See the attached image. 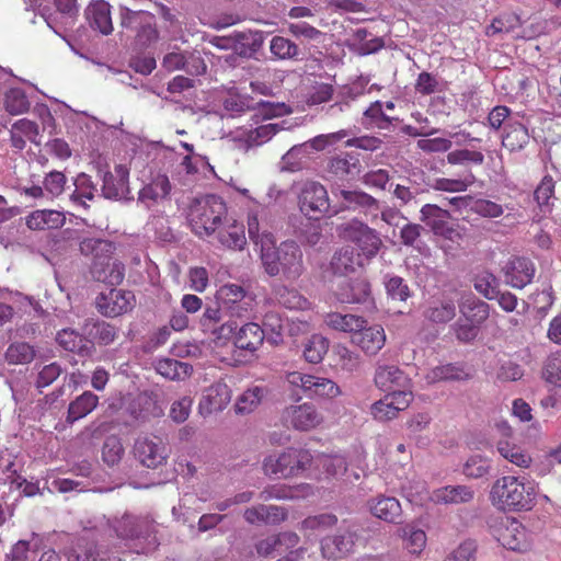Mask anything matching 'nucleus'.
I'll use <instances>...</instances> for the list:
<instances>
[{"label": "nucleus", "mask_w": 561, "mask_h": 561, "mask_svg": "<svg viewBox=\"0 0 561 561\" xmlns=\"http://www.w3.org/2000/svg\"><path fill=\"white\" fill-rule=\"evenodd\" d=\"M282 419L297 431L313 430L323 421L322 414L310 402L286 407L282 413Z\"/></svg>", "instance_id": "nucleus-13"}, {"label": "nucleus", "mask_w": 561, "mask_h": 561, "mask_svg": "<svg viewBox=\"0 0 561 561\" xmlns=\"http://www.w3.org/2000/svg\"><path fill=\"white\" fill-rule=\"evenodd\" d=\"M374 382L382 391H410V379L397 365L378 362L375 369Z\"/></svg>", "instance_id": "nucleus-15"}, {"label": "nucleus", "mask_w": 561, "mask_h": 561, "mask_svg": "<svg viewBox=\"0 0 561 561\" xmlns=\"http://www.w3.org/2000/svg\"><path fill=\"white\" fill-rule=\"evenodd\" d=\"M227 216V206L221 197L210 194L193 198L187 209V221L198 237L211 236Z\"/></svg>", "instance_id": "nucleus-3"}, {"label": "nucleus", "mask_w": 561, "mask_h": 561, "mask_svg": "<svg viewBox=\"0 0 561 561\" xmlns=\"http://www.w3.org/2000/svg\"><path fill=\"white\" fill-rule=\"evenodd\" d=\"M107 526L117 538L144 545L142 553L154 551L159 546L156 524L147 516L125 512L122 516L108 518Z\"/></svg>", "instance_id": "nucleus-4"}, {"label": "nucleus", "mask_w": 561, "mask_h": 561, "mask_svg": "<svg viewBox=\"0 0 561 561\" xmlns=\"http://www.w3.org/2000/svg\"><path fill=\"white\" fill-rule=\"evenodd\" d=\"M215 298L219 306L226 310V307H231L248 298V294L240 285L226 284L217 290Z\"/></svg>", "instance_id": "nucleus-53"}, {"label": "nucleus", "mask_w": 561, "mask_h": 561, "mask_svg": "<svg viewBox=\"0 0 561 561\" xmlns=\"http://www.w3.org/2000/svg\"><path fill=\"white\" fill-rule=\"evenodd\" d=\"M447 162L450 164H476L481 165L484 162V156L480 151L469 149H457L447 154Z\"/></svg>", "instance_id": "nucleus-63"}, {"label": "nucleus", "mask_w": 561, "mask_h": 561, "mask_svg": "<svg viewBox=\"0 0 561 561\" xmlns=\"http://www.w3.org/2000/svg\"><path fill=\"white\" fill-rule=\"evenodd\" d=\"M473 287L484 298L492 300L499 296L500 279L489 271H481L473 277Z\"/></svg>", "instance_id": "nucleus-47"}, {"label": "nucleus", "mask_w": 561, "mask_h": 561, "mask_svg": "<svg viewBox=\"0 0 561 561\" xmlns=\"http://www.w3.org/2000/svg\"><path fill=\"white\" fill-rule=\"evenodd\" d=\"M461 314L472 324H482L490 314V307L486 302L477 297H468L459 307Z\"/></svg>", "instance_id": "nucleus-43"}, {"label": "nucleus", "mask_w": 561, "mask_h": 561, "mask_svg": "<svg viewBox=\"0 0 561 561\" xmlns=\"http://www.w3.org/2000/svg\"><path fill=\"white\" fill-rule=\"evenodd\" d=\"M4 356L10 365H25L34 359L35 350L26 342H15L9 345Z\"/></svg>", "instance_id": "nucleus-52"}, {"label": "nucleus", "mask_w": 561, "mask_h": 561, "mask_svg": "<svg viewBox=\"0 0 561 561\" xmlns=\"http://www.w3.org/2000/svg\"><path fill=\"white\" fill-rule=\"evenodd\" d=\"M463 370L454 364L439 365L432 368L426 379L428 382H438L444 380H460L463 378Z\"/></svg>", "instance_id": "nucleus-60"}, {"label": "nucleus", "mask_w": 561, "mask_h": 561, "mask_svg": "<svg viewBox=\"0 0 561 561\" xmlns=\"http://www.w3.org/2000/svg\"><path fill=\"white\" fill-rule=\"evenodd\" d=\"M412 400V391H392L375 402L370 408V413L375 420L387 422L396 419L401 411L408 409Z\"/></svg>", "instance_id": "nucleus-11"}, {"label": "nucleus", "mask_w": 561, "mask_h": 561, "mask_svg": "<svg viewBox=\"0 0 561 561\" xmlns=\"http://www.w3.org/2000/svg\"><path fill=\"white\" fill-rule=\"evenodd\" d=\"M358 254L351 245L340 248L334 252L330 261V268L335 275H346L355 271Z\"/></svg>", "instance_id": "nucleus-40"}, {"label": "nucleus", "mask_w": 561, "mask_h": 561, "mask_svg": "<svg viewBox=\"0 0 561 561\" xmlns=\"http://www.w3.org/2000/svg\"><path fill=\"white\" fill-rule=\"evenodd\" d=\"M53 9L41 16L55 35H65L77 23L80 4L78 0H51Z\"/></svg>", "instance_id": "nucleus-9"}, {"label": "nucleus", "mask_w": 561, "mask_h": 561, "mask_svg": "<svg viewBox=\"0 0 561 561\" xmlns=\"http://www.w3.org/2000/svg\"><path fill=\"white\" fill-rule=\"evenodd\" d=\"M267 394L264 387H252L247 389L237 400L234 411L237 414L245 415L255 411Z\"/></svg>", "instance_id": "nucleus-44"}, {"label": "nucleus", "mask_w": 561, "mask_h": 561, "mask_svg": "<svg viewBox=\"0 0 561 561\" xmlns=\"http://www.w3.org/2000/svg\"><path fill=\"white\" fill-rule=\"evenodd\" d=\"M399 536L404 540L405 549L412 554H419L425 548L426 534L420 528L405 525L399 529Z\"/></svg>", "instance_id": "nucleus-49"}, {"label": "nucleus", "mask_w": 561, "mask_h": 561, "mask_svg": "<svg viewBox=\"0 0 561 561\" xmlns=\"http://www.w3.org/2000/svg\"><path fill=\"white\" fill-rule=\"evenodd\" d=\"M365 121L364 125L366 127L378 128V129H388L393 121H398L396 117H390L385 114L382 110V103L380 101H376L370 104V106L364 112Z\"/></svg>", "instance_id": "nucleus-50"}, {"label": "nucleus", "mask_w": 561, "mask_h": 561, "mask_svg": "<svg viewBox=\"0 0 561 561\" xmlns=\"http://www.w3.org/2000/svg\"><path fill=\"white\" fill-rule=\"evenodd\" d=\"M363 167L359 158L352 152H342L332 157L327 171L339 180H350L362 173Z\"/></svg>", "instance_id": "nucleus-23"}, {"label": "nucleus", "mask_w": 561, "mask_h": 561, "mask_svg": "<svg viewBox=\"0 0 561 561\" xmlns=\"http://www.w3.org/2000/svg\"><path fill=\"white\" fill-rule=\"evenodd\" d=\"M99 404V397L92 391H84L70 402L68 407L66 422L69 424L87 416Z\"/></svg>", "instance_id": "nucleus-36"}, {"label": "nucleus", "mask_w": 561, "mask_h": 561, "mask_svg": "<svg viewBox=\"0 0 561 561\" xmlns=\"http://www.w3.org/2000/svg\"><path fill=\"white\" fill-rule=\"evenodd\" d=\"M213 44L225 47L226 43L232 42V48L239 56L251 57L262 46V37H211Z\"/></svg>", "instance_id": "nucleus-39"}, {"label": "nucleus", "mask_w": 561, "mask_h": 561, "mask_svg": "<svg viewBox=\"0 0 561 561\" xmlns=\"http://www.w3.org/2000/svg\"><path fill=\"white\" fill-rule=\"evenodd\" d=\"M57 343L65 350L80 356H90L94 352L93 344L82 333L73 329H62L57 333Z\"/></svg>", "instance_id": "nucleus-27"}, {"label": "nucleus", "mask_w": 561, "mask_h": 561, "mask_svg": "<svg viewBox=\"0 0 561 561\" xmlns=\"http://www.w3.org/2000/svg\"><path fill=\"white\" fill-rule=\"evenodd\" d=\"M352 343L357 345L367 355H376L386 343V333L381 325H368L364 323V328L352 335Z\"/></svg>", "instance_id": "nucleus-21"}, {"label": "nucleus", "mask_w": 561, "mask_h": 561, "mask_svg": "<svg viewBox=\"0 0 561 561\" xmlns=\"http://www.w3.org/2000/svg\"><path fill=\"white\" fill-rule=\"evenodd\" d=\"M287 381L290 386L300 388L310 399H334L341 394L340 387L324 377L293 371L288 374Z\"/></svg>", "instance_id": "nucleus-8"}, {"label": "nucleus", "mask_w": 561, "mask_h": 561, "mask_svg": "<svg viewBox=\"0 0 561 561\" xmlns=\"http://www.w3.org/2000/svg\"><path fill=\"white\" fill-rule=\"evenodd\" d=\"M329 348V341L322 335H312L304 347V357L308 363L318 364L320 363Z\"/></svg>", "instance_id": "nucleus-54"}, {"label": "nucleus", "mask_w": 561, "mask_h": 561, "mask_svg": "<svg viewBox=\"0 0 561 561\" xmlns=\"http://www.w3.org/2000/svg\"><path fill=\"white\" fill-rule=\"evenodd\" d=\"M420 214V220L428 226L434 234L447 237V233L453 231L447 226V220L450 218L448 210L434 204H425Z\"/></svg>", "instance_id": "nucleus-31"}, {"label": "nucleus", "mask_w": 561, "mask_h": 561, "mask_svg": "<svg viewBox=\"0 0 561 561\" xmlns=\"http://www.w3.org/2000/svg\"><path fill=\"white\" fill-rule=\"evenodd\" d=\"M336 231L342 239L356 244L368 260L375 257L382 247L379 232L357 218L339 225Z\"/></svg>", "instance_id": "nucleus-6"}, {"label": "nucleus", "mask_w": 561, "mask_h": 561, "mask_svg": "<svg viewBox=\"0 0 561 561\" xmlns=\"http://www.w3.org/2000/svg\"><path fill=\"white\" fill-rule=\"evenodd\" d=\"M554 181L551 175H546L534 192V198L542 213H550L552 204L550 199L554 194Z\"/></svg>", "instance_id": "nucleus-55"}, {"label": "nucleus", "mask_w": 561, "mask_h": 561, "mask_svg": "<svg viewBox=\"0 0 561 561\" xmlns=\"http://www.w3.org/2000/svg\"><path fill=\"white\" fill-rule=\"evenodd\" d=\"M535 272L534 263L526 257H513L503 267L505 283L518 289L531 283Z\"/></svg>", "instance_id": "nucleus-19"}, {"label": "nucleus", "mask_w": 561, "mask_h": 561, "mask_svg": "<svg viewBox=\"0 0 561 561\" xmlns=\"http://www.w3.org/2000/svg\"><path fill=\"white\" fill-rule=\"evenodd\" d=\"M265 339L264 330L254 322H248L238 327L234 334V345L244 351L254 352L263 343Z\"/></svg>", "instance_id": "nucleus-33"}, {"label": "nucleus", "mask_w": 561, "mask_h": 561, "mask_svg": "<svg viewBox=\"0 0 561 561\" xmlns=\"http://www.w3.org/2000/svg\"><path fill=\"white\" fill-rule=\"evenodd\" d=\"M95 305L103 316L117 317L133 310L136 297L130 290L112 288L107 293H101Z\"/></svg>", "instance_id": "nucleus-12"}, {"label": "nucleus", "mask_w": 561, "mask_h": 561, "mask_svg": "<svg viewBox=\"0 0 561 561\" xmlns=\"http://www.w3.org/2000/svg\"><path fill=\"white\" fill-rule=\"evenodd\" d=\"M243 517L251 525L264 524L276 526L287 519L288 511L283 506L259 504L248 507L243 513Z\"/></svg>", "instance_id": "nucleus-20"}, {"label": "nucleus", "mask_w": 561, "mask_h": 561, "mask_svg": "<svg viewBox=\"0 0 561 561\" xmlns=\"http://www.w3.org/2000/svg\"><path fill=\"white\" fill-rule=\"evenodd\" d=\"M324 321L331 329L351 333L352 335L360 331L364 328V323H366V319L360 316L342 314L339 312L328 313Z\"/></svg>", "instance_id": "nucleus-38"}, {"label": "nucleus", "mask_w": 561, "mask_h": 561, "mask_svg": "<svg viewBox=\"0 0 561 561\" xmlns=\"http://www.w3.org/2000/svg\"><path fill=\"white\" fill-rule=\"evenodd\" d=\"M91 273L98 282L115 286L123 282L125 267L118 261H112L111 257H108L105 261L93 262Z\"/></svg>", "instance_id": "nucleus-30"}, {"label": "nucleus", "mask_w": 561, "mask_h": 561, "mask_svg": "<svg viewBox=\"0 0 561 561\" xmlns=\"http://www.w3.org/2000/svg\"><path fill=\"white\" fill-rule=\"evenodd\" d=\"M342 304H365L371 299V286L367 278L356 277L342 280L335 290Z\"/></svg>", "instance_id": "nucleus-18"}, {"label": "nucleus", "mask_w": 561, "mask_h": 561, "mask_svg": "<svg viewBox=\"0 0 561 561\" xmlns=\"http://www.w3.org/2000/svg\"><path fill=\"white\" fill-rule=\"evenodd\" d=\"M502 144L512 151L523 149L529 142L528 129L519 122L508 124Z\"/></svg>", "instance_id": "nucleus-46"}, {"label": "nucleus", "mask_w": 561, "mask_h": 561, "mask_svg": "<svg viewBox=\"0 0 561 561\" xmlns=\"http://www.w3.org/2000/svg\"><path fill=\"white\" fill-rule=\"evenodd\" d=\"M68 561H96L99 551L96 543L87 538H79L68 551Z\"/></svg>", "instance_id": "nucleus-51"}, {"label": "nucleus", "mask_w": 561, "mask_h": 561, "mask_svg": "<svg viewBox=\"0 0 561 561\" xmlns=\"http://www.w3.org/2000/svg\"><path fill=\"white\" fill-rule=\"evenodd\" d=\"M497 540L508 550L524 551L528 548L527 530L515 519H512L505 527L500 529Z\"/></svg>", "instance_id": "nucleus-28"}, {"label": "nucleus", "mask_w": 561, "mask_h": 561, "mask_svg": "<svg viewBox=\"0 0 561 561\" xmlns=\"http://www.w3.org/2000/svg\"><path fill=\"white\" fill-rule=\"evenodd\" d=\"M76 190L71 194L73 202H80L82 205L85 203L83 198L92 201L94 198L95 185L93 184L91 176L85 173H80L75 179Z\"/></svg>", "instance_id": "nucleus-61"}, {"label": "nucleus", "mask_w": 561, "mask_h": 561, "mask_svg": "<svg viewBox=\"0 0 561 561\" xmlns=\"http://www.w3.org/2000/svg\"><path fill=\"white\" fill-rule=\"evenodd\" d=\"M474 490L466 484L446 485L433 491L432 500L437 504H466L474 499Z\"/></svg>", "instance_id": "nucleus-25"}, {"label": "nucleus", "mask_w": 561, "mask_h": 561, "mask_svg": "<svg viewBox=\"0 0 561 561\" xmlns=\"http://www.w3.org/2000/svg\"><path fill=\"white\" fill-rule=\"evenodd\" d=\"M114 249L111 241L99 238H85L80 242V252L85 256H91L93 262L111 257Z\"/></svg>", "instance_id": "nucleus-41"}, {"label": "nucleus", "mask_w": 561, "mask_h": 561, "mask_svg": "<svg viewBox=\"0 0 561 561\" xmlns=\"http://www.w3.org/2000/svg\"><path fill=\"white\" fill-rule=\"evenodd\" d=\"M491 461L482 455L470 456L462 467V473L470 479H479L489 474Z\"/></svg>", "instance_id": "nucleus-58"}, {"label": "nucleus", "mask_w": 561, "mask_h": 561, "mask_svg": "<svg viewBox=\"0 0 561 561\" xmlns=\"http://www.w3.org/2000/svg\"><path fill=\"white\" fill-rule=\"evenodd\" d=\"M4 107L11 115L23 114L28 111L30 102L22 89H10L5 93Z\"/></svg>", "instance_id": "nucleus-59"}, {"label": "nucleus", "mask_w": 561, "mask_h": 561, "mask_svg": "<svg viewBox=\"0 0 561 561\" xmlns=\"http://www.w3.org/2000/svg\"><path fill=\"white\" fill-rule=\"evenodd\" d=\"M135 457L147 468L156 469L168 458V449L160 437H139L134 445Z\"/></svg>", "instance_id": "nucleus-14"}, {"label": "nucleus", "mask_w": 561, "mask_h": 561, "mask_svg": "<svg viewBox=\"0 0 561 561\" xmlns=\"http://www.w3.org/2000/svg\"><path fill=\"white\" fill-rule=\"evenodd\" d=\"M261 262L268 276H280L286 280H296L305 270L302 251L291 240L284 241L278 247L261 240Z\"/></svg>", "instance_id": "nucleus-1"}, {"label": "nucleus", "mask_w": 561, "mask_h": 561, "mask_svg": "<svg viewBox=\"0 0 561 561\" xmlns=\"http://www.w3.org/2000/svg\"><path fill=\"white\" fill-rule=\"evenodd\" d=\"M490 500L502 511H529L535 505L536 491L530 482H524L514 476H504L493 483Z\"/></svg>", "instance_id": "nucleus-2"}, {"label": "nucleus", "mask_w": 561, "mask_h": 561, "mask_svg": "<svg viewBox=\"0 0 561 561\" xmlns=\"http://www.w3.org/2000/svg\"><path fill=\"white\" fill-rule=\"evenodd\" d=\"M335 197L342 201L332 207V215H337L342 211H356V210H378L379 202L363 191L339 190L333 191Z\"/></svg>", "instance_id": "nucleus-16"}, {"label": "nucleus", "mask_w": 561, "mask_h": 561, "mask_svg": "<svg viewBox=\"0 0 561 561\" xmlns=\"http://www.w3.org/2000/svg\"><path fill=\"white\" fill-rule=\"evenodd\" d=\"M497 451L503 458L520 468H528L531 463V457L528 454L508 442H499Z\"/></svg>", "instance_id": "nucleus-56"}, {"label": "nucleus", "mask_w": 561, "mask_h": 561, "mask_svg": "<svg viewBox=\"0 0 561 561\" xmlns=\"http://www.w3.org/2000/svg\"><path fill=\"white\" fill-rule=\"evenodd\" d=\"M171 183L165 174H158L150 183L145 185L138 193V202L147 208L167 199L171 193Z\"/></svg>", "instance_id": "nucleus-26"}, {"label": "nucleus", "mask_w": 561, "mask_h": 561, "mask_svg": "<svg viewBox=\"0 0 561 561\" xmlns=\"http://www.w3.org/2000/svg\"><path fill=\"white\" fill-rule=\"evenodd\" d=\"M123 454L124 448L121 439L115 435L106 437L102 447L103 461L108 466H114L121 461Z\"/></svg>", "instance_id": "nucleus-62"}, {"label": "nucleus", "mask_w": 561, "mask_h": 561, "mask_svg": "<svg viewBox=\"0 0 561 561\" xmlns=\"http://www.w3.org/2000/svg\"><path fill=\"white\" fill-rule=\"evenodd\" d=\"M154 15L147 11H130L122 13V25L127 30L137 32V35H157Z\"/></svg>", "instance_id": "nucleus-32"}, {"label": "nucleus", "mask_w": 561, "mask_h": 561, "mask_svg": "<svg viewBox=\"0 0 561 561\" xmlns=\"http://www.w3.org/2000/svg\"><path fill=\"white\" fill-rule=\"evenodd\" d=\"M370 513L387 523H400L402 508L400 502L393 496L379 495L368 501Z\"/></svg>", "instance_id": "nucleus-24"}, {"label": "nucleus", "mask_w": 561, "mask_h": 561, "mask_svg": "<svg viewBox=\"0 0 561 561\" xmlns=\"http://www.w3.org/2000/svg\"><path fill=\"white\" fill-rule=\"evenodd\" d=\"M358 539V526L344 520L335 534L327 536L321 540L322 556L329 560L346 558L355 552Z\"/></svg>", "instance_id": "nucleus-7"}, {"label": "nucleus", "mask_w": 561, "mask_h": 561, "mask_svg": "<svg viewBox=\"0 0 561 561\" xmlns=\"http://www.w3.org/2000/svg\"><path fill=\"white\" fill-rule=\"evenodd\" d=\"M383 285L388 297L392 300L405 302L413 295L407 280L401 276L386 274Z\"/></svg>", "instance_id": "nucleus-48"}, {"label": "nucleus", "mask_w": 561, "mask_h": 561, "mask_svg": "<svg viewBox=\"0 0 561 561\" xmlns=\"http://www.w3.org/2000/svg\"><path fill=\"white\" fill-rule=\"evenodd\" d=\"M156 370L170 380H180L188 377L193 371V367L188 363L174 358H161L156 363Z\"/></svg>", "instance_id": "nucleus-42"}, {"label": "nucleus", "mask_w": 561, "mask_h": 561, "mask_svg": "<svg viewBox=\"0 0 561 561\" xmlns=\"http://www.w3.org/2000/svg\"><path fill=\"white\" fill-rule=\"evenodd\" d=\"M312 461L311 454L304 448H287L280 454L267 456L263 461V471L267 477L291 478L307 470Z\"/></svg>", "instance_id": "nucleus-5"}, {"label": "nucleus", "mask_w": 561, "mask_h": 561, "mask_svg": "<svg viewBox=\"0 0 561 561\" xmlns=\"http://www.w3.org/2000/svg\"><path fill=\"white\" fill-rule=\"evenodd\" d=\"M129 170L118 164L114 168V172H105L103 176L102 194L107 199L130 201L133 199L128 186Z\"/></svg>", "instance_id": "nucleus-17"}, {"label": "nucleus", "mask_w": 561, "mask_h": 561, "mask_svg": "<svg viewBox=\"0 0 561 561\" xmlns=\"http://www.w3.org/2000/svg\"><path fill=\"white\" fill-rule=\"evenodd\" d=\"M284 123H268L265 125H261L249 133V141L255 146H260L266 141H268L274 135H276L279 130L285 129Z\"/></svg>", "instance_id": "nucleus-64"}, {"label": "nucleus", "mask_w": 561, "mask_h": 561, "mask_svg": "<svg viewBox=\"0 0 561 561\" xmlns=\"http://www.w3.org/2000/svg\"><path fill=\"white\" fill-rule=\"evenodd\" d=\"M84 16L94 32L101 35H110L113 31L111 5L104 0H95L89 3L84 10Z\"/></svg>", "instance_id": "nucleus-22"}, {"label": "nucleus", "mask_w": 561, "mask_h": 561, "mask_svg": "<svg viewBox=\"0 0 561 561\" xmlns=\"http://www.w3.org/2000/svg\"><path fill=\"white\" fill-rule=\"evenodd\" d=\"M82 332L94 345H110L117 336V328L103 320L87 319L82 325Z\"/></svg>", "instance_id": "nucleus-29"}, {"label": "nucleus", "mask_w": 561, "mask_h": 561, "mask_svg": "<svg viewBox=\"0 0 561 561\" xmlns=\"http://www.w3.org/2000/svg\"><path fill=\"white\" fill-rule=\"evenodd\" d=\"M300 211L310 219H319L332 211L327 188L318 182H307L298 196Z\"/></svg>", "instance_id": "nucleus-10"}, {"label": "nucleus", "mask_w": 561, "mask_h": 561, "mask_svg": "<svg viewBox=\"0 0 561 561\" xmlns=\"http://www.w3.org/2000/svg\"><path fill=\"white\" fill-rule=\"evenodd\" d=\"M218 239L222 245L233 250H241L247 243L243 226L236 222L230 225L227 230L220 231Z\"/></svg>", "instance_id": "nucleus-57"}, {"label": "nucleus", "mask_w": 561, "mask_h": 561, "mask_svg": "<svg viewBox=\"0 0 561 561\" xmlns=\"http://www.w3.org/2000/svg\"><path fill=\"white\" fill-rule=\"evenodd\" d=\"M231 400V390L224 382H216L206 389L201 408L208 413L224 410Z\"/></svg>", "instance_id": "nucleus-35"}, {"label": "nucleus", "mask_w": 561, "mask_h": 561, "mask_svg": "<svg viewBox=\"0 0 561 561\" xmlns=\"http://www.w3.org/2000/svg\"><path fill=\"white\" fill-rule=\"evenodd\" d=\"M304 485L289 486L286 484L267 485L261 492L259 497L262 501L279 500V501H294L304 497L301 490Z\"/></svg>", "instance_id": "nucleus-45"}, {"label": "nucleus", "mask_w": 561, "mask_h": 561, "mask_svg": "<svg viewBox=\"0 0 561 561\" xmlns=\"http://www.w3.org/2000/svg\"><path fill=\"white\" fill-rule=\"evenodd\" d=\"M457 306L453 298L433 299L425 308L423 316L430 322L444 324L456 317Z\"/></svg>", "instance_id": "nucleus-34"}, {"label": "nucleus", "mask_w": 561, "mask_h": 561, "mask_svg": "<svg viewBox=\"0 0 561 561\" xmlns=\"http://www.w3.org/2000/svg\"><path fill=\"white\" fill-rule=\"evenodd\" d=\"M431 421L430 414L425 412L417 413L409 419L405 425L408 439L414 442L417 447H426L430 444V438L423 433L428 428Z\"/></svg>", "instance_id": "nucleus-37"}]
</instances>
